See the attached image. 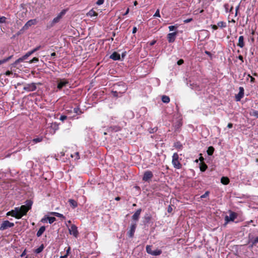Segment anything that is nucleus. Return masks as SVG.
<instances>
[{
	"label": "nucleus",
	"instance_id": "20e7f679",
	"mask_svg": "<svg viewBox=\"0 0 258 258\" xmlns=\"http://www.w3.org/2000/svg\"><path fill=\"white\" fill-rule=\"evenodd\" d=\"M137 226V224L136 222L132 223L131 226L128 229L127 232V235L129 238H133L134 236V234Z\"/></svg>",
	"mask_w": 258,
	"mask_h": 258
},
{
	"label": "nucleus",
	"instance_id": "09e8293b",
	"mask_svg": "<svg viewBox=\"0 0 258 258\" xmlns=\"http://www.w3.org/2000/svg\"><path fill=\"white\" fill-rule=\"evenodd\" d=\"M75 156H76V158L77 159H80L79 153L77 152H76L75 153V155L74 156L73 155H71L72 157H75Z\"/></svg>",
	"mask_w": 258,
	"mask_h": 258
},
{
	"label": "nucleus",
	"instance_id": "f8f14e48",
	"mask_svg": "<svg viewBox=\"0 0 258 258\" xmlns=\"http://www.w3.org/2000/svg\"><path fill=\"white\" fill-rule=\"evenodd\" d=\"M153 177V173L150 170H147L144 173L143 180L145 181H148L149 180H151Z\"/></svg>",
	"mask_w": 258,
	"mask_h": 258
},
{
	"label": "nucleus",
	"instance_id": "774afa93",
	"mask_svg": "<svg viewBox=\"0 0 258 258\" xmlns=\"http://www.w3.org/2000/svg\"><path fill=\"white\" fill-rule=\"evenodd\" d=\"M233 127V124L232 123H229L227 125V127L231 128Z\"/></svg>",
	"mask_w": 258,
	"mask_h": 258
},
{
	"label": "nucleus",
	"instance_id": "052dcab7",
	"mask_svg": "<svg viewBox=\"0 0 258 258\" xmlns=\"http://www.w3.org/2000/svg\"><path fill=\"white\" fill-rule=\"evenodd\" d=\"M238 59L241 61L242 62H243V57L241 55H239L238 57Z\"/></svg>",
	"mask_w": 258,
	"mask_h": 258
},
{
	"label": "nucleus",
	"instance_id": "7ed1b4c3",
	"mask_svg": "<svg viewBox=\"0 0 258 258\" xmlns=\"http://www.w3.org/2000/svg\"><path fill=\"white\" fill-rule=\"evenodd\" d=\"M56 82L57 83V89L59 91L61 90L63 88L66 87L69 84V80L65 78H58Z\"/></svg>",
	"mask_w": 258,
	"mask_h": 258
},
{
	"label": "nucleus",
	"instance_id": "a18cd8bd",
	"mask_svg": "<svg viewBox=\"0 0 258 258\" xmlns=\"http://www.w3.org/2000/svg\"><path fill=\"white\" fill-rule=\"evenodd\" d=\"M154 17H160V12H159V9L157 10L155 14L154 15Z\"/></svg>",
	"mask_w": 258,
	"mask_h": 258
},
{
	"label": "nucleus",
	"instance_id": "6e6552de",
	"mask_svg": "<svg viewBox=\"0 0 258 258\" xmlns=\"http://www.w3.org/2000/svg\"><path fill=\"white\" fill-rule=\"evenodd\" d=\"M14 223L10 222L8 220L4 221L1 225L0 230L3 231L9 228H11L14 226Z\"/></svg>",
	"mask_w": 258,
	"mask_h": 258
},
{
	"label": "nucleus",
	"instance_id": "a19ab883",
	"mask_svg": "<svg viewBox=\"0 0 258 258\" xmlns=\"http://www.w3.org/2000/svg\"><path fill=\"white\" fill-rule=\"evenodd\" d=\"M73 111L74 113H76L78 114H81L82 113V111L79 107H76L74 108Z\"/></svg>",
	"mask_w": 258,
	"mask_h": 258
},
{
	"label": "nucleus",
	"instance_id": "13d9d810",
	"mask_svg": "<svg viewBox=\"0 0 258 258\" xmlns=\"http://www.w3.org/2000/svg\"><path fill=\"white\" fill-rule=\"evenodd\" d=\"M11 74H12V71H6V73H5V75H6V76H10V75H11Z\"/></svg>",
	"mask_w": 258,
	"mask_h": 258
},
{
	"label": "nucleus",
	"instance_id": "b1692460",
	"mask_svg": "<svg viewBox=\"0 0 258 258\" xmlns=\"http://www.w3.org/2000/svg\"><path fill=\"white\" fill-rule=\"evenodd\" d=\"M45 227L44 226H41L37 232V234H36L37 236V237L41 236L42 235V234L43 233V232L45 231Z\"/></svg>",
	"mask_w": 258,
	"mask_h": 258
},
{
	"label": "nucleus",
	"instance_id": "c03bdc74",
	"mask_svg": "<svg viewBox=\"0 0 258 258\" xmlns=\"http://www.w3.org/2000/svg\"><path fill=\"white\" fill-rule=\"evenodd\" d=\"M210 194V192L209 191H207L205 192V193L203 195H202L201 196V199H204V198H207V197L209 196Z\"/></svg>",
	"mask_w": 258,
	"mask_h": 258
},
{
	"label": "nucleus",
	"instance_id": "4468645a",
	"mask_svg": "<svg viewBox=\"0 0 258 258\" xmlns=\"http://www.w3.org/2000/svg\"><path fill=\"white\" fill-rule=\"evenodd\" d=\"M36 23H37V21L36 19L30 20L24 25V26L23 27V29L27 30L30 27H31L32 25H35Z\"/></svg>",
	"mask_w": 258,
	"mask_h": 258
},
{
	"label": "nucleus",
	"instance_id": "7c9ffc66",
	"mask_svg": "<svg viewBox=\"0 0 258 258\" xmlns=\"http://www.w3.org/2000/svg\"><path fill=\"white\" fill-rule=\"evenodd\" d=\"M162 101L163 102L168 103L170 102V98L166 95H163L162 97Z\"/></svg>",
	"mask_w": 258,
	"mask_h": 258
},
{
	"label": "nucleus",
	"instance_id": "37998d69",
	"mask_svg": "<svg viewBox=\"0 0 258 258\" xmlns=\"http://www.w3.org/2000/svg\"><path fill=\"white\" fill-rule=\"evenodd\" d=\"M7 18L4 16L0 17V23H6Z\"/></svg>",
	"mask_w": 258,
	"mask_h": 258
},
{
	"label": "nucleus",
	"instance_id": "6e6d98bb",
	"mask_svg": "<svg viewBox=\"0 0 258 258\" xmlns=\"http://www.w3.org/2000/svg\"><path fill=\"white\" fill-rule=\"evenodd\" d=\"M211 27L214 30H216L218 29V26L216 25H211Z\"/></svg>",
	"mask_w": 258,
	"mask_h": 258
},
{
	"label": "nucleus",
	"instance_id": "5701e85b",
	"mask_svg": "<svg viewBox=\"0 0 258 258\" xmlns=\"http://www.w3.org/2000/svg\"><path fill=\"white\" fill-rule=\"evenodd\" d=\"M249 115L251 116H253L256 118H258V111L253 109H251L249 111Z\"/></svg>",
	"mask_w": 258,
	"mask_h": 258
},
{
	"label": "nucleus",
	"instance_id": "f3484780",
	"mask_svg": "<svg viewBox=\"0 0 258 258\" xmlns=\"http://www.w3.org/2000/svg\"><path fill=\"white\" fill-rule=\"evenodd\" d=\"M239 92L238 94L235 95V100L237 101H239L244 96V89L242 87H239Z\"/></svg>",
	"mask_w": 258,
	"mask_h": 258
},
{
	"label": "nucleus",
	"instance_id": "864d4df0",
	"mask_svg": "<svg viewBox=\"0 0 258 258\" xmlns=\"http://www.w3.org/2000/svg\"><path fill=\"white\" fill-rule=\"evenodd\" d=\"M192 21V18H189V19L184 20L183 21V22L184 23H189V22H191Z\"/></svg>",
	"mask_w": 258,
	"mask_h": 258
},
{
	"label": "nucleus",
	"instance_id": "ddd939ff",
	"mask_svg": "<svg viewBox=\"0 0 258 258\" xmlns=\"http://www.w3.org/2000/svg\"><path fill=\"white\" fill-rule=\"evenodd\" d=\"M66 13L65 10H62L57 17L54 18L51 22V26L54 25L55 24L58 23L60 20L61 19L62 16H63Z\"/></svg>",
	"mask_w": 258,
	"mask_h": 258
},
{
	"label": "nucleus",
	"instance_id": "c756f323",
	"mask_svg": "<svg viewBox=\"0 0 258 258\" xmlns=\"http://www.w3.org/2000/svg\"><path fill=\"white\" fill-rule=\"evenodd\" d=\"M214 148L212 146H210L208 148V150H207V154L210 155V156H211L214 153Z\"/></svg>",
	"mask_w": 258,
	"mask_h": 258
},
{
	"label": "nucleus",
	"instance_id": "f03ea898",
	"mask_svg": "<svg viewBox=\"0 0 258 258\" xmlns=\"http://www.w3.org/2000/svg\"><path fill=\"white\" fill-rule=\"evenodd\" d=\"M172 164L176 169H179L182 168V164L180 162L179 155L177 153H174L172 155Z\"/></svg>",
	"mask_w": 258,
	"mask_h": 258
},
{
	"label": "nucleus",
	"instance_id": "5fc2aeb1",
	"mask_svg": "<svg viewBox=\"0 0 258 258\" xmlns=\"http://www.w3.org/2000/svg\"><path fill=\"white\" fill-rule=\"evenodd\" d=\"M48 221V219L47 218V217L45 216L44 218H43L41 220V222H43V223H45L47 221Z\"/></svg>",
	"mask_w": 258,
	"mask_h": 258
},
{
	"label": "nucleus",
	"instance_id": "8fccbe9b",
	"mask_svg": "<svg viewBox=\"0 0 258 258\" xmlns=\"http://www.w3.org/2000/svg\"><path fill=\"white\" fill-rule=\"evenodd\" d=\"M183 63H184V60L182 59H180L177 62V64L178 66H180V65L182 64Z\"/></svg>",
	"mask_w": 258,
	"mask_h": 258
},
{
	"label": "nucleus",
	"instance_id": "2eb2a0df",
	"mask_svg": "<svg viewBox=\"0 0 258 258\" xmlns=\"http://www.w3.org/2000/svg\"><path fill=\"white\" fill-rule=\"evenodd\" d=\"M177 34V32H174L169 33L167 36L168 41L169 43L173 42L175 40Z\"/></svg>",
	"mask_w": 258,
	"mask_h": 258
},
{
	"label": "nucleus",
	"instance_id": "cd10ccee",
	"mask_svg": "<svg viewBox=\"0 0 258 258\" xmlns=\"http://www.w3.org/2000/svg\"><path fill=\"white\" fill-rule=\"evenodd\" d=\"M173 147L177 149L180 150L182 148V145L180 142L177 141L174 143Z\"/></svg>",
	"mask_w": 258,
	"mask_h": 258
},
{
	"label": "nucleus",
	"instance_id": "dca6fc26",
	"mask_svg": "<svg viewBox=\"0 0 258 258\" xmlns=\"http://www.w3.org/2000/svg\"><path fill=\"white\" fill-rule=\"evenodd\" d=\"M142 212V209L140 208L138 209L134 215L132 217V219L133 220L135 221L137 223V222L139 220L140 214Z\"/></svg>",
	"mask_w": 258,
	"mask_h": 258
},
{
	"label": "nucleus",
	"instance_id": "39448f33",
	"mask_svg": "<svg viewBox=\"0 0 258 258\" xmlns=\"http://www.w3.org/2000/svg\"><path fill=\"white\" fill-rule=\"evenodd\" d=\"M33 51L32 50L31 51H28L24 55H23L22 57L18 58L13 63V66L14 67H16L17 65L20 63V62H22L25 59H27L29 56H30L31 54L33 53Z\"/></svg>",
	"mask_w": 258,
	"mask_h": 258
},
{
	"label": "nucleus",
	"instance_id": "f704fd0d",
	"mask_svg": "<svg viewBox=\"0 0 258 258\" xmlns=\"http://www.w3.org/2000/svg\"><path fill=\"white\" fill-rule=\"evenodd\" d=\"M152 246L150 245H147L146 247V251L148 253L152 254L153 251L152 249Z\"/></svg>",
	"mask_w": 258,
	"mask_h": 258
},
{
	"label": "nucleus",
	"instance_id": "c85d7f7f",
	"mask_svg": "<svg viewBox=\"0 0 258 258\" xmlns=\"http://www.w3.org/2000/svg\"><path fill=\"white\" fill-rule=\"evenodd\" d=\"M51 214L57 217L62 218V219H65V217L62 214L57 212H51Z\"/></svg>",
	"mask_w": 258,
	"mask_h": 258
},
{
	"label": "nucleus",
	"instance_id": "680f3d73",
	"mask_svg": "<svg viewBox=\"0 0 258 258\" xmlns=\"http://www.w3.org/2000/svg\"><path fill=\"white\" fill-rule=\"evenodd\" d=\"M26 254V249H25V250L22 252V253H21V254L20 255V256H21V257H23V256H25Z\"/></svg>",
	"mask_w": 258,
	"mask_h": 258
},
{
	"label": "nucleus",
	"instance_id": "a211bd4d",
	"mask_svg": "<svg viewBox=\"0 0 258 258\" xmlns=\"http://www.w3.org/2000/svg\"><path fill=\"white\" fill-rule=\"evenodd\" d=\"M182 125V119L180 118L174 123L173 126L174 127L175 131H177L180 129Z\"/></svg>",
	"mask_w": 258,
	"mask_h": 258
},
{
	"label": "nucleus",
	"instance_id": "a878e982",
	"mask_svg": "<svg viewBox=\"0 0 258 258\" xmlns=\"http://www.w3.org/2000/svg\"><path fill=\"white\" fill-rule=\"evenodd\" d=\"M208 166L204 162H201L200 163V170L202 172L205 171L207 169Z\"/></svg>",
	"mask_w": 258,
	"mask_h": 258
},
{
	"label": "nucleus",
	"instance_id": "423d86ee",
	"mask_svg": "<svg viewBox=\"0 0 258 258\" xmlns=\"http://www.w3.org/2000/svg\"><path fill=\"white\" fill-rule=\"evenodd\" d=\"M116 85H117L118 86H122L123 88L122 91H118L117 90H116V91L112 90L111 91V93L113 95V96L115 97H120L122 94H123L124 93H125L126 92L127 88L124 84H121V85L116 84Z\"/></svg>",
	"mask_w": 258,
	"mask_h": 258
},
{
	"label": "nucleus",
	"instance_id": "1a4fd4ad",
	"mask_svg": "<svg viewBox=\"0 0 258 258\" xmlns=\"http://www.w3.org/2000/svg\"><path fill=\"white\" fill-rule=\"evenodd\" d=\"M36 84L35 83L25 84L23 88V90L27 92L34 91L36 90Z\"/></svg>",
	"mask_w": 258,
	"mask_h": 258
},
{
	"label": "nucleus",
	"instance_id": "6ab92c4d",
	"mask_svg": "<svg viewBox=\"0 0 258 258\" xmlns=\"http://www.w3.org/2000/svg\"><path fill=\"white\" fill-rule=\"evenodd\" d=\"M110 58L114 60H117L120 59V56L118 53L114 52L110 55Z\"/></svg>",
	"mask_w": 258,
	"mask_h": 258
},
{
	"label": "nucleus",
	"instance_id": "e433bc0d",
	"mask_svg": "<svg viewBox=\"0 0 258 258\" xmlns=\"http://www.w3.org/2000/svg\"><path fill=\"white\" fill-rule=\"evenodd\" d=\"M43 138L42 137H38V138L33 139L32 140V142H34V143H38L42 142L43 140Z\"/></svg>",
	"mask_w": 258,
	"mask_h": 258
},
{
	"label": "nucleus",
	"instance_id": "ea45409f",
	"mask_svg": "<svg viewBox=\"0 0 258 258\" xmlns=\"http://www.w3.org/2000/svg\"><path fill=\"white\" fill-rule=\"evenodd\" d=\"M49 223L52 224L56 220V218L54 217H49L47 216Z\"/></svg>",
	"mask_w": 258,
	"mask_h": 258
},
{
	"label": "nucleus",
	"instance_id": "49530a36",
	"mask_svg": "<svg viewBox=\"0 0 258 258\" xmlns=\"http://www.w3.org/2000/svg\"><path fill=\"white\" fill-rule=\"evenodd\" d=\"M67 119V116L64 115H61L59 118V119L62 121H63L64 120H65Z\"/></svg>",
	"mask_w": 258,
	"mask_h": 258
},
{
	"label": "nucleus",
	"instance_id": "4c0bfd02",
	"mask_svg": "<svg viewBox=\"0 0 258 258\" xmlns=\"http://www.w3.org/2000/svg\"><path fill=\"white\" fill-rule=\"evenodd\" d=\"M13 57V55H11L7 58H5L2 60H0V65L7 62L8 61H9L10 59L12 58V57Z\"/></svg>",
	"mask_w": 258,
	"mask_h": 258
},
{
	"label": "nucleus",
	"instance_id": "603ef678",
	"mask_svg": "<svg viewBox=\"0 0 258 258\" xmlns=\"http://www.w3.org/2000/svg\"><path fill=\"white\" fill-rule=\"evenodd\" d=\"M104 0H98L96 2L97 5H101L103 4Z\"/></svg>",
	"mask_w": 258,
	"mask_h": 258
},
{
	"label": "nucleus",
	"instance_id": "338daca9",
	"mask_svg": "<svg viewBox=\"0 0 258 258\" xmlns=\"http://www.w3.org/2000/svg\"><path fill=\"white\" fill-rule=\"evenodd\" d=\"M239 6H238L236 8V10H236V12H235V17H236V16H237V13H238V10H239Z\"/></svg>",
	"mask_w": 258,
	"mask_h": 258
},
{
	"label": "nucleus",
	"instance_id": "9d476101",
	"mask_svg": "<svg viewBox=\"0 0 258 258\" xmlns=\"http://www.w3.org/2000/svg\"><path fill=\"white\" fill-rule=\"evenodd\" d=\"M7 216H11L18 219H21V216H20L18 212V208L17 207L15 208L14 210L7 212Z\"/></svg>",
	"mask_w": 258,
	"mask_h": 258
},
{
	"label": "nucleus",
	"instance_id": "0e129e2a",
	"mask_svg": "<svg viewBox=\"0 0 258 258\" xmlns=\"http://www.w3.org/2000/svg\"><path fill=\"white\" fill-rule=\"evenodd\" d=\"M137 27H134L133 29V31H132L133 33V34L136 33L137 32Z\"/></svg>",
	"mask_w": 258,
	"mask_h": 258
},
{
	"label": "nucleus",
	"instance_id": "2f4dec72",
	"mask_svg": "<svg viewBox=\"0 0 258 258\" xmlns=\"http://www.w3.org/2000/svg\"><path fill=\"white\" fill-rule=\"evenodd\" d=\"M217 26H218V28L220 27L221 28H223L226 27L227 25H226V22H223V21H220L217 23Z\"/></svg>",
	"mask_w": 258,
	"mask_h": 258
},
{
	"label": "nucleus",
	"instance_id": "393cba45",
	"mask_svg": "<svg viewBox=\"0 0 258 258\" xmlns=\"http://www.w3.org/2000/svg\"><path fill=\"white\" fill-rule=\"evenodd\" d=\"M230 180L227 177L223 176L221 178V182L224 185L228 184Z\"/></svg>",
	"mask_w": 258,
	"mask_h": 258
},
{
	"label": "nucleus",
	"instance_id": "4be33fe9",
	"mask_svg": "<svg viewBox=\"0 0 258 258\" xmlns=\"http://www.w3.org/2000/svg\"><path fill=\"white\" fill-rule=\"evenodd\" d=\"M68 202L71 207H72L74 209L78 206V203L75 200L69 199Z\"/></svg>",
	"mask_w": 258,
	"mask_h": 258
},
{
	"label": "nucleus",
	"instance_id": "c9c22d12",
	"mask_svg": "<svg viewBox=\"0 0 258 258\" xmlns=\"http://www.w3.org/2000/svg\"><path fill=\"white\" fill-rule=\"evenodd\" d=\"M152 218V217L151 215L149 214H146L144 216V220L145 222L147 223H149V222L151 221Z\"/></svg>",
	"mask_w": 258,
	"mask_h": 258
},
{
	"label": "nucleus",
	"instance_id": "aec40b11",
	"mask_svg": "<svg viewBox=\"0 0 258 258\" xmlns=\"http://www.w3.org/2000/svg\"><path fill=\"white\" fill-rule=\"evenodd\" d=\"M50 127L53 130V134H54L56 131L59 128V124L56 122H52L51 123Z\"/></svg>",
	"mask_w": 258,
	"mask_h": 258
},
{
	"label": "nucleus",
	"instance_id": "72a5a7b5",
	"mask_svg": "<svg viewBox=\"0 0 258 258\" xmlns=\"http://www.w3.org/2000/svg\"><path fill=\"white\" fill-rule=\"evenodd\" d=\"M251 244L249 246L250 247L252 248L253 246H255L256 243H258V236L256 237L253 240L251 241Z\"/></svg>",
	"mask_w": 258,
	"mask_h": 258
},
{
	"label": "nucleus",
	"instance_id": "473e14b6",
	"mask_svg": "<svg viewBox=\"0 0 258 258\" xmlns=\"http://www.w3.org/2000/svg\"><path fill=\"white\" fill-rule=\"evenodd\" d=\"M44 249V245L43 244H42L38 248H37V249H36L34 251V252L37 253V254H38L39 253H40L42 251V250H43Z\"/></svg>",
	"mask_w": 258,
	"mask_h": 258
},
{
	"label": "nucleus",
	"instance_id": "4d7b16f0",
	"mask_svg": "<svg viewBox=\"0 0 258 258\" xmlns=\"http://www.w3.org/2000/svg\"><path fill=\"white\" fill-rule=\"evenodd\" d=\"M248 77L250 78V82L251 83H254L255 82V79L251 76L250 75H248Z\"/></svg>",
	"mask_w": 258,
	"mask_h": 258
},
{
	"label": "nucleus",
	"instance_id": "e2e57ef3",
	"mask_svg": "<svg viewBox=\"0 0 258 258\" xmlns=\"http://www.w3.org/2000/svg\"><path fill=\"white\" fill-rule=\"evenodd\" d=\"M70 250H71V247H69L68 249L66 250V255H67L68 256L69 255L70 252Z\"/></svg>",
	"mask_w": 258,
	"mask_h": 258
},
{
	"label": "nucleus",
	"instance_id": "0eeeda50",
	"mask_svg": "<svg viewBox=\"0 0 258 258\" xmlns=\"http://www.w3.org/2000/svg\"><path fill=\"white\" fill-rule=\"evenodd\" d=\"M237 213L232 211H230V216H226L225 217V223L224 224V225L226 226L230 221H234V220L237 218Z\"/></svg>",
	"mask_w": 258,
	"mask_h": 258
},
{
	"label": "nucleus",
	"instance_id": "79ce46f5",
	"mask_svg": "<svg viewBox=\"0 0 258 258\" xmlns=\"http://www.w3.org/2000/svg\"><path fill=\"white\" fill-rule=\"evenodd\" d=\"M38 61H39V58L38 57H34L29 61V63H35V62H38Z\"/></svg>",
	"mask_w": 258,
	"mask_h": 258
},
{
	"label": "nucleus",
	"instance_id": "bb28decb",
	"mask_svg": "<svg viewBox=\"0 0 258 258\" xmlns=\"http://www.w3.org/2000/svg\"><path fill=\"white\" fill-rule=\"evenodd\" d=\"M97 15L98 13L93 9L91 10L87 14V16H90L91 17L97 16Z\"/></svg>",
	"mask_w": 258,
	"mask_h": 258
},
{
	"label": "nucleus",
	"instance_id": "f257e3e1",
	"mask_svg": "<svg viewBox=\"0 0 258 258\" xmlns=\"http://www.w3.org/2000/svg\"><path fill=\"white\" fill-rule=\"evenodd\" d=\"M33 202L31 200H27L26 201V205H22L20 207H17L18 208V212L19 213L21 218L24 215L27 214V213L29 210L31 209Z\"/></svg>",
	"mask_w": 258,
	"mask_h": 258
},
{
	"label": "nucleus",
	"instance_id": "3c124183",
	"mask_svg": "<svg viewBox=\"0 0 258 258\" xmlns=\"http://www.w3.org/2000/svg\"><path fill=\"white\" fill-rule=\"evenodd\" d=\"M177 28L175 26H169L168 27L169 30L171 31H173L174 29H175Z\"/></svg>",
	"mask_w": 258,
	"mask_h": 258
},
{
	"label": "nucleus",
	"instance_id": "69168bd1",
	"mask_svg": "<svg viewBox=\"0 0 258 258\" xmlns=\"http://www.w3.org/2000/svg\"><path fill=\"white\" fill-rule=\"evenodd\" d=\"M130 12V9L128 8L126 11V12L123 14V16H125L128 14Z\"/></svg>",
	"mask_w": 258,
	"mask_h": 258
},
{
	"label": "nucleus",
	"instance_id": "de8ad7c7",
	"mask_svg": "<svg viewBox=\"0 0 258 258\" xmlns=\"http://www.w3.org/2000/svg\"><path fill=\"white\" fill-rule=\"evenodd\" d=\"M41 45H39V46H37V47H36L35 48H34V49H32V51H33V52L34 53L35 52L39 50L41 48Z\"/></svg>",
	"mask_w": 258,
	"mask_h": 258
},
{
	"label": "nucleus",
	"instance_id": "9b49d317",
	"mask_svg": "<svg viewBox=\"0 0 258 258\" xmlns=\"http://www.w3.org/2000/svg\"><path fill=\"white\" fill-rule=\"evenodd\" d=\"M69 233L71 235H73L74 237L77 238L79 234V232L78 230L77 227L74 225L73 224L71 226L70 228H69Z\"/></svg>",
	"mask_w": 258,
	"mask_h": 258
},
{
	"label": "nucleus",
	"instance_id": "412c9836",
	"mask_svg": "<svg viewBox=\"0 0 258 258\" xmlns=\"http://www.w3.org/2000/svg\"><path fill=\"white\" fill-rule=\"evenodd\" d=\"M237 46L240 47V48H243L244 46V37L243 36H240L238 38V42L237 43Z\"/></svg>",
	"mask_w": 258,
	"mask_h": 258
},
{
	"label": "nucleus",
	"instance_id": "58836bf2",
	"mask_svg": "<svg viewBox=\"0 0 258 258\" xmlns=\"http://www.w3.org/2000/svg\"><path fill=\"white\" fill-rule=\"evenodd\" d=\"M161 253H162L161 250L157 249L153 251L152 255H155V256L159 255L161 254Z\"/></svg>",
	"mask_w": 258,
	"mask_h": 258
},
{
	"label": "nucleus",
	"instance_id": "bf43d9fd",
	"mask_svg": "<svg viewBox=\"0 0 258 258\" xmlns=\"http://www.w3.org/2000/svg\"><path fill=\"white\" fill-rule=\"evenodd\" d=\"M167 211L168 213H171L172 211V208L171 206H169L167 209Z\"/></svg>",
	"mask_w": 258,
	"mask_h": 258
}]
</instances>
